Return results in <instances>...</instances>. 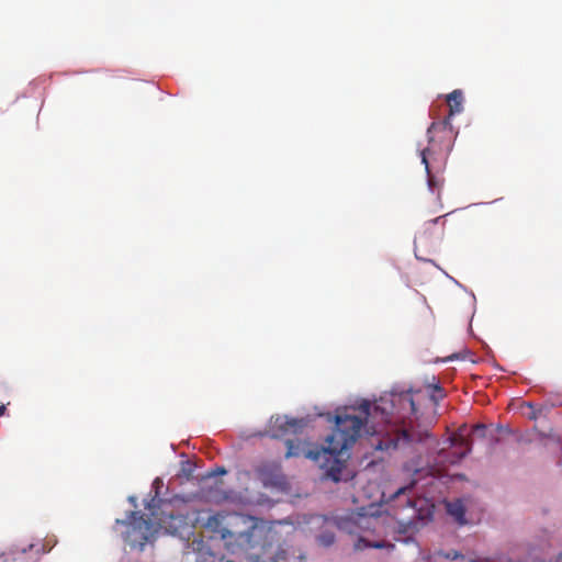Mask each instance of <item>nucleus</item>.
I'll return each mask as SVG.
<instances>
[{"label": "nucleus", "mask_w": 562, "mask_h": 562, "mask_svg": "<svg viewBox=\"0 0 562 562\" xmlns=\"http://www.w3.org/2000/svg\"><path fill=\"white\" fill-rule=\"evenodd\" d=\"M416 412L412 390L393 393L390 398L381 397L374 405L362 401L358 407H345L336 414L335 428L328 439L329 448L313 458L350 449L362 432L379 437L376 442H372L376 450L387 451L419 441L420 436L411 432L406 426Z\"/></svg>", "instance_id": "f257e3e1"}, {"label": "nucleus", "mask_w": 562, "mask_h": 562, "mask_svg": "<svg viewBox=\"0 0 562 562\" xmlns=\"http://www.w3.org/2000/svg\"><path fill=\"white\" fill-rule=\"evenodd\" d=\"M413 484L398 488L393 495L392 509L397 520L400 535L396 540L408 543L413 536L431 519L432 510L425 498H413L407 493Z\"/></svg>", "instance_id": "f03ea898"}, {"label": "nucleus", "mask_w": 562, "mask_h": 562, "mask_svg": "<svg viewBox=\"0 0 562 562\" xmlns=\"http://www.w3.org/2000/svg\"><path fill=\"white\" fill-rule=\"evenodd\" d=\"M246 521L247 518L243 515L216 513L207 518L204 526L209 531L218 535L227 544H232V540L237 543H244L249 542L252 537L249 529L241 530L238 528L241 524H246Z\"/></svg>", "instance_id": "7ed1b4c3"}, {"label": "nucleus", "mask_w": 562, "mask_h": 562, "mask_svg": "<svg viewBox=\"0 0 562 562\" xmlns=\"http://www.w3.org/2000/svg\"><path fill=\"white\" fill-rule=\"evenodd\" d=\"M428 146L420 150L422 164L428 167V156L448 155L453 146L456 133L449 117L432 122L427 130Z\"/></svg>", "instance_id": "20e7f679"}, {"label": "nucleus", "mask_w": 562, "mask_h": 562, "mask_svg": "<svg viewBox=\"0 0 562 562\" xmlns=\"http://www.w3.org/2000/svg\"><path fill=\"white\" fill-rule=\"evenodd\" d=\"M333 435V432L326 438L325 442L326 446L322 447L321 449H302L300 442L295 443L293 440H286V452L285 457H299L303 454L305 458L311 459L319 464L321 468L326 470L327 475L333 477L335 481H338L339 474L342 470V460L340 457L346 450H341L337 453H326V454H319L317 458H313L315 453H318L321 451H325L329 448L328 439Z\"/></svg>", "instance_id": "39448f33"}, {"label": "nucleus", "mask_w": 562, "mask_h": 562, "mask_svg": "<svg viewBox=\"0 0 562 562\" xmlns=\"http://www.w3.org/2000/svg\"><path fill=\"white\" fill-rule=\"evenodd\" d=\"M115 522L125 527L122 537L132 548L142 550L151 536L153 525L139 512H131L127 520L116 519Z\"/></svg>", "instance_id": "423d86ee"}, {"label": "nucleus", "mask_w": 562, "mask_h": 562, "mask_svg": "<svg viewBox=\"0 0 562 562\" xmlns=\"http://www.w3.org/2000/svg\"><path fill=\"white\" fill-rule=\"evenodd\" d=\"M300 428H302V420L281 416L271 420L270 424V432L273 438L283 437L288 432L296 434Z\"/></svg>", "instance_id": "0eeeda50"}, {"label": "nucleus", "mask_w": 562, "mask_h": 562, "mask_svg": "<svg viewBox=\"0 0 562 562\" xmlns=\"http://www.w3.org/2000/svg\"><path fill=\"white\" fill-rule=\"evenodd\" d=\"M256 474L265 486H277L282 481L279 469L276 465L261 464L256 468Z\"/></svg>", "instance_id": "6e6552de"}, {"label": "nucleus", "mask_w": 562, "mask_h": 562, "mask_svg": "<svg viewBox=\"0 0 562 562\" xmlns=\"http://www.w3.org/2000/svg\"><path fill=\"white\" fill-rule=\"evenodd\" d=\"M447 512L448 514L453 517L456 522L459 525H465V508L461 501L457 499L454 502H450L447 504Z\"/></svg>", "instance_id": "1a4fd4ad"}, {"label": "nucleus", "mask_w": 562, "mask_h": 562, "mask_svg": "<svg viewBox=\"0 0 562 562\" xmlns=\"http://www.w3.org/2000/svg\"><path fill=\"white\" fill-rule=\"evenodd\" d=\"M463 94L460 90H454L447 97V103L449 105V119L450 116L462 112Z\"/></svg>", "instance_id": "9d476101"}, {"label": "nucleus", "mask_w": 562, "mask_h": 562, "mask_svg": "<svg viewBox=\"0 0 562 562\" xmlns=\"http://www.w3.org/2000/svg\"><path fill=\"white\" fill-rule=\"evenodd\" d=\"M451 443L454 447H460L463 450L459 453V459L464 458L471 451V442L465 436L462 434V428L459 429L458 434H454L451 437Z\"/></svg>", "instance_id": "9b49d317"}, {"label": "nucleus", "mask_w": 562, "mask_h": 562, "mask_svg": "<svg viewBox=\"0 0 562 562\" xmlns=\"http://www.w3.org/2000/svg\"><path fill=\"white\" fill-rule=\"evenodd\" d=\"M425 169L427 172V182H428V187H429L430 191L431 192L440 191V189L443 186V179L432 175L430 172L429 166L428 167L425 166Z\"/></svg>", "instance_id": "f8f14e48"}, {"label": "nucleus", "mask_w": 562, "mask_h": 562, "mask_svg": "<svg viewBox=\"0 0 562 562\" xmlns=\"http://www.w3.org/2000/svg\"><path fill=\"white\" fill-rule=\"evenodd\" d=\"M360 542H364L366 547H369V548H374V549H387V550H393L394 549V544L389 542V541H374V542H369V541H364V539L360 538L359 539Z\"/></svg>", "instance_id": "ddd939ff"}, {"label": "nucleus", "mask_w": 562, "mask_h": 562, "mask_svg": "<svg viewBox=\"0 0 562 562\" xmlns=\"http://www.w3.org/2000/svg\"><path fill=\"white\" fill-rule=\"evenodd\" d=\"M317 540H318L319 544H322L324 547H329L335 542V536L333 532L327 531V532H323L322 535H319Z\"/></svg>", "instance_id": "4468645a"}, {"label": "nucleus", "mask_w": 562, "mask_h": 562, "mask_svg": "<svg viewBox=\"0 0 562 562\" xmlns=\"http://www.w3.org/2000/svg\"><path fill=\"white\" fill-rule=\"evenodd\" d=\"M437 554L443 557L447 560H457L463 558V555L460 552L454 550H451L449 552L438 551Z\"/></svg>", "instance_id": "2eb2a0df"}, {"label": "nucleus", "mask_w": 562, "mask_h": 562, "mask_svg": "<svg viewBox=\"0 0 562 562\" xmlns=\"http://www.w3.org/2000/svg\"><path fill=\"white\" fill-rule=\"evenodd\" d=\"M485 431H486V426L483 425V424H476L472 427V430L471 432L473 435H476V436H480V437H484L485 436Z\"/></svg>", "instance_id": "dca6fc26"}, {"label": "nucleus", "mask_w": 562, "mask_h": 562, "mask_svg": "<svg viewBox=\"0 0 562 562\" xmlns=\"http://www.w3.org/2000/svg\"><path fill=\"white\" fill-rule=\"evenodd\" d=\"M286 550L285 549H279L276 553V557L270 562H286Z\"/></svg>", "instance_id": "f3484780"}, {"label": "nucleus", "mask_w": 562, "mask_h": 562, "mask_svg": "<svg viewBox=\"0 0 562 562\" xmlns=\"http://www.w3.org/2000/svg\"><path fill=\"white\" fill-rule=\"evenodd\" d=\"M226 473V469L221 467V468H216V470H214L212 472V475H216V474H225Z\"/></svg>", "instance_id": "a211bd4d"}, {"label": "nucleus", "mask_w": 562, "mask_h": 562, "mask_svg": "<svg viewBox=\"0 0 562 562\" xmlns=\"http://www.w3.org/2000/svg\"><path fill=\"white\" fill-rule=\"evenodd\" d=\"M4 413H5V406L0 405V416L3 415Z\"/></svg>", "instance_id": "6ab92c4d"}, {"label": "nucleus", "mask_w": 562, "mask_h": 562, "mask_svg": "<svg viewBox=\"0 0 562 562\" xmlns=\"http://www.w3.org/2000/svg\"><path fill=\"white\" fill-rule=\"evenodd\" d=\"M471 562H480V561H476V560H472Z\"/></svg>", "instance_id": "aec40b11"}, {"label": "nucleus", "mask_w": 562, "mask_h": 562, "mask_svg": "<svg viewBox=\"0 0 562 562\" xmlns=\"http://www.w3.org/2000/svg\"><path fill=\"white\" fill-rule=\"evenodd\" d=\"M227 562H234V561L229 560V561H227Z\"/></svg>", "instance_id": "412c9836"}]
</instances>
